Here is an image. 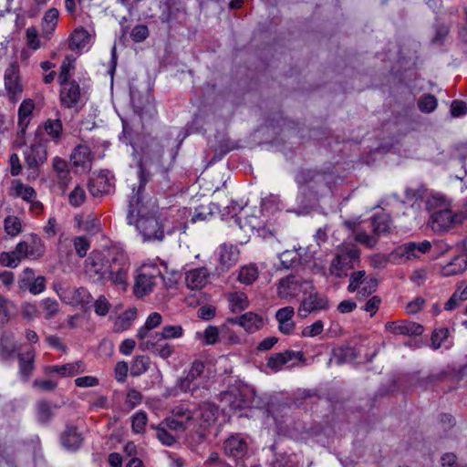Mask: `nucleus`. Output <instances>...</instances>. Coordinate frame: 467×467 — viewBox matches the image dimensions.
Listing matches in <instances>:
<instances>
[{"mask_svg":"<svg viewBox=\"0 0 467 467\" xmlns=\"http://www.w3.org/2000/svg\"><path fill=\"white\" fill-rule=\"evenodd\" d=\"M95 312L99 316H106L110 305L104 296H100L94 303Z\"/></svg>","mask_w":467,"mask_h":467,"instance_id":"e2e57ef3","label":"nucleus"},{"mask_svg":"<svg viewBox=\"0 0 467 467\" xmlns=\"http://www.w3.org/2000/svg\"><path fill=\"white\" fill-rule=\"evenodd\" d=\"M213 215L212 208L210 205H201L195 209L194 214L192 217V222L205 221Z\"/></svg>","mask_w":467,"mask_h":467,"instance_id":"864d4df0","label":"nucleus"},{"mask_svg":"<svg viewBox=\"0 0 467 467\" xmlns=\"http://www.w3.org/2000/svg\"><path fill=\"white\" fill-rule=\"evenodd\" d=\"M44 130L54 142L60 141L63 134V125L59 119H47L44 123Z\"/></svg>","mask_w":467,"mask_h":467,"instance_id":"c756f323","label":"nucleus"},{"mask_svg":"<svg viewBox=\"0 0 467 467\" xmlns=\"http://www.w3.org/2000/svg\"><path fill=\"white\" fill-rule=\"evenodd\" d=\"M327 176L325 172L314 170H302L296 174V180L302 191H305L306 188L318 190L326 185Z\"/></svg>","mask_w":467,"mask_h":467,"instance_id":"9d476101","label":"nucleus"},{"mask_svg":"<svg viewBox=\"0 0 467 467\" xmlns=\"http://www.w3.org/2000/svg\"><path fill=\"white\" fill-rule=\"evenodd\" d=\"M385 327L392 334L410 337L420 336L424 331L420 324L412 321L387 322Z\"/></svg>","mask_w":467,"mask_h":467,"instance_id":"4468645a","label":"nucleus"},{"mask_svg":"<svg viewBox=\"0 0 467 467\" xmlns=\"http://www.w3.org/2000/svg\"><path fill=\"white\" fill-rule=\"evenodd\" d=\"M227 322L243 327L247 332L254 333L263 326V319L257 314L247 312L239 317L228 318Z\"/></svg>","mask_w":467,"mask_h":467,"instance_id":"a211bd4d","label":"nucleus"},{"mask_svg":"<svg viewBox=\"0 0 467 467\" xmlns=\"http://www.w3.org/2000/svg\"><path fill=\"white\" fill-rule=\"evenodd\" d=\"M150 367V358L146 356H137L130 367V375L133 377L140 376L145 373Z\"/></svg>","mask_w":467,"mask_h":467,"instance_id":"58836bf2","label":"nucleus"},{"mask_svg":"<svg viewBox=\"0 0 467 467\" xmlns=\"http://www.w3.org/2000/svg\"><path fill=\"white\" fill-rule=\"evenodd\" d=\"M183 329L181 326H165L162 327L161 332L154 333V338L158 340H167L172 338H179L182 336Z\"/></svg>","mask_w":467,"mask_h":467,"instance_id":"c9c22d12","label":"nucleus"},{"mask_svg":"<svg viewBox=\"0 0 467 467\" xmlns=\"http://www.w3.org/2000/svg\"><path fill=\"white\" fill-rule=\"evenodd\" d=\"M381 303V299L378 296H374L368 300L362 309L366 312H368L370 316H374L379 310V305Z\"/></svg>","mask_w":467,"mask_h":467,"instance_id":"69168bd1","label":"nucleus"},{"mask_svg":"<svg viewBox=\"0 0 467 467\" xmlns=\"http://www.w3.org/2000/svg\"><path fill=\"white\" fill-rule=\"evenodd\" d=\"M161 316L157 312L151 313L143 327H141L137 334L138 338L142 342L143 340H147L150 338V331L157 327H159L161 323Z\"/></svg>","mask_w":467,"mask_h":467,"instance_id":"a878e982","label":"nucleus"},{"mask_svg":"<svg viewBox=\"0 0 467 467\" xmlns=\"http://www.w3.org/2000/svg\"><path fill=\"white\" fill-rule=\"evenodd\" d=\"M46 287V279L44 276L40 275L35 277L31 282L26 285L25 289L29 290V292L33 295L40 294L44 291Z\"/></svg>","mask_w":467,"mask_h":467,"instance_id":"3c124183","label":"nucleus"},{"mask_svg":"<svg viewBox=\"0 0 467 467\" xmlns=\"http://www.w3.org/2000/svg\"><path fill=\"white\" fill-rule=\"evenodd\" d=\"M358 358V353L354 348L346 346L333 349L332 358L329 359L328 365L335 360L337 365L349 363Z\"/></svg>","mask_w":467,"mask_h":467,"instance_id":"393cba45","label":"nucleus"},{"mask_svg":"<svg viewBox=\"0 0 467 467\" xmlns=\"http://www.w3.org/2000/svg\"><path fill=\"white\" fill-rule=\"evenodd\" d=\"M311 280L297 275H287L279 280L277 284V296L285 300L296 298L311 288Z\"/></svg>","mask_w":467,"mask_h":467,"instance_id":"423d86ee","label":"nucleus"},{"mask_svg":"<svg viewBox=\"0 0 467 467\" xmlns=\"http://www.w3.org/2000/svg\"><path fill=\"white\" fill-rule=\"evenodd\" d=\"M229 302L233 312H240L248 306L247 296L244 293L234 292L230 294Z\"/></svg>","mask_w":467,"mask_h":467,"instance_id":"4c0bfd02","label":"nucleus"},{"mask_svg":"<svg viewBox=\"0 0 467 467\" xmlns=\"http://www.w3.org/2000/svg\"><path fill=\"white\" fill-rule=\"evenodd\" d=\"M16 191L18 196H20L23 200L27 202H32V200H34L36 195L34 188L24 184L17 185Z\"/></svg>","mask_w":467,"mask_h":467,"instance_id":"4d7b16f0","label":"nucleus"},{"mask_svg":"<svg viewBox=\"0 0 467 467\" xmlns=\"http://www.w3.org/2000/svg\"><path fill=\"white\" fill-rule=\"evenodd\" d=\"M191 396L196 400L202 401H208L210 399V390L206 386L193 385L191 389Z\"/></svg>","mask_w":467,"mask_h":467,"instance_id":"5fc2aeb1","label":"nucleus"},{"mask_svg":"<svg viewBox=\"0 0 467 467\" xmlns=\"http://www.w3.org/2000/svg\"><path fill=\"white\" fill-rule=\"evenodd\" d=\"M148 36H149V29H148L147 26H145V25L136 26L130 33V36H131L132 40L136 43L142 42L143 40H145L148 37Z\"/></svg>","mask_w":467,"mask_h":467,"instance_id":"6e6d98bb","label":"nucleus"},{"mask_svg":"<svg viewBox=\"0 0 467 467\" xmlns=\"http://www.w3.org/2000/svg\"><path fill=\"white\" fill-rule=\"evenodd\" d=\"M140 348L142 350H150L163 359H167L174 354V347L171 344L154 338V335H150V338L140 342Z\"/></svg>","mask_w":467,"mask_h":467,"instance_id":"ddd939ff","label":"nucleus"},{"mask_svg":"<svg viewBox=\"0 0 467 467\" xmlns=\"http://www.w3.org/2000/svg\"><path fill=\"white\" fill-rule=\"evenodd\" d=\"M53 168L57 173L58 183L63 186H67L70 181L67 162L60 157H56L53 160Z\"/></svg>","mask_w":467,"mask_h":467,"instance_id":"7c9ffc66","label":"nucleus"},{"mask_svg":"<svg viewBox=\"0 0 467 467\" xmlns=\"http://www.w3.org/2000/svg\"><path fill=\"white\" fill-rule=\"evenodd\" d=\"M88 32L83 27L76 29L70 38L69 47L72 50L83 48L89 40Z\"/></svg>","mask_w":467,"mask_h":467,"instance_id":"72a5a7b5","label":"nucleus"},{"mask_svg":"<svg viewBox=\"0 0 467 467\" xmlns=\"http://www.w3.org/2000/svg\"><path fill=\"white\" fill-rule=\"evenodd\" d=\"M290 457L286 454H278L271 462V467H293Z\"/></svg>","mask_w":467,"mask_h":467,"instance_id":"774afa93","label":"nucleus"},{"mask_svg":"<svg viewBox=\"0 0 467 467\" xmlns=\"http://www.w3.org/2000/svg\"><path fill=\"white\" fill-rule=\"evenodd\" d=\"M208 270L204 267L192 269L186 273L185 283L188 288L197 290L202 288L207 284Z\"/></svg>","mask_w":467,"mask_h":467,"instance_id":"6ab92c4d","label":"nucleus"},{"mask_svg":"<svg viewBox=\"0 0 467 467\" xmlns=\"http://www.w3.org/2000/svg\"><path fill=\"white\" fill-rule=\"evenodd\" d=\"M359 250L354 247L339 251L330 263L329 274L336 278L348 276V271L359 264Z\"/></svg>","mask_w":467,"mask_h":467,"instance_id":"39448f33","label":"nucleus"},{"mask_svg":"<svg viewBox=\"0 0 467 467\" xmlns=\"http://www.w3.org/2000/svg\"><path fill=\"white\" fill-rule=\"evenodd\" d=\"M304 353L301 351L285 350L284 352L275 353L268 359L266 366L272 370L278 371L282 366L288 364L290 361L304 360Z\"/></svg>","mask_w":467,"mask_h":467,"instance_id":"2eb2a0df","label":"nucleus"},{"mask_svg":"<svg viewBox=\"0 0 467 467\" xmlns=\"http://www.w3.org/2000/svg\"><path fill=\"white\" fill-rule=\"evenodd\" d=\"M419 109L422 112L430 113L437 107V99L432 95H425L418 102Z\"/></svg>","mask_w":467,"mask_h":467,"instance_id":"09e8293b","label":"nucleus"},{"mask_svg":"<svg viewBox=\"0 0 467 467\" xmlns=\"http://www.w3.org/2000/svg\"><path fill=\"white\" fill-rule=\"evenodd\" d=\"M16 351V344L13 335L4 333L0 338V355L2 358L7 359L14 356Z\"/></svg>","mask_w":467,"mask_h":467,"instance_id":"cd10ccee","label":"nucleus"},{"mask_svg":"<svg viewBox=\"0 0 467 467\" xmlns=\"http://www.w3.org/2000/svg\"><path fill=\"white\" fill-rule=\"evenodd\" d=\"M449 335L450 331L446 327H440L434 329L431 337L432 348H440L441 344L448 338Z\"/></svg>","mask_w":467,"mask_h":467,"instance_id":"79ce46f5","label":"nucleus"},{"mask_svg":"<svg viewBox=\"0 0 467 467\" xmlns=\"http://www.w3.org/2000/svg\"><path fill=\"white\" fill-rule=\"evenodd\" d=\"M29 249L32 258L36 259L41 257L45 252V246L42 240L36 234L30 235Z\"/></svg>","mask_w":467,"mask_h":467,"instance_id":"37998d69","label":"nucleus"},{"mask_svg":"<svg viewBox=\"0 0 467 467\" xmlns=\"http://www.w3.org/2000/svg\"><path fill=\"white\" fill-rule=\"evenodd\" d=\"M110 185L103 175H98L88 182V190L92 196L99 197L109 192Z\"/></svg>","mask_w":467,"mask_h":467,"instance_id":"bb28decb","label":"nucleus"},{"mask_svg":"<svg viewBox=\"0 0 467 467\" xmlns=\"http://www.w3.org/2000/svg\"><path fill=\"white\" fill-rule=\"evenodd\" d=\"M160 173L163 180H168V168L161 162L160 152L152 156L144 155L139 163V183L132 188L129 200L127 219L129 223L137 217L136 227L144 241H162L164 228L162 223L155 215V204L150 203L144 194L145 185L150 179L151 173Z\"/></svg>","mask_w":467,"mask_h":467,"instance_id":"f257e3e1","label":"nucleus"},{"mask_svg":"<svg viewBox=\"0 0 467 467\" xmlns=\"http://www.w3.org/2000/svg\"><path fill=\"white\" fill-rule=\"evenodd\" d=\"M60 443L64 449L68 451H77L83 444L84 437L78 431V427L72 424H67L60 434Z\"/></svg>","mask_w":467,"mask_h":467,"instance_id":"f8f14e48","label":"nucleus"},{"mask_svg":"<svg viewBox=\"0 0 467 467\" xmlns=\"http://www.w3.org/2000/svg\"><path fill=\"white\" fill-rule=\"evenodd\" d=\"M70 159L74 166L87 169L92 160L91 151L88 147L78 145L74 149L70 155Z\"/></svg>","mask_w":467,"mask_h":467,"instance_id":"b1692460","label":"nucleus"},{"mask_svg":"<svg viewBox=\"0 0 467 467\" xmlns=\"http://www.w3.org/2000/svg\"><path fill=\"white\" fill-rule=\"evenodd\" d=\"M85 369V366L81 361H77L73 363H67L61 366H47L44 368L45 373H57L63 377L65 376H73L78 373L83 372Z\"/></svg>","mask_w":467,"mask_h":467,"instance_id":"4be33fe9","label":"nucleus"},{"mask_svg":"<svg viewBox=\"0 0 467 467\" xmlns=\"http://www.w3.org/2000/svg\"><path fill=\"white\" fill-rule=\"evenodd\" d=\"M5 87L12 100L16 101L20 98L23 85L19 75V66L16 62L11 63L5 69Z\"/></svg>","mask_w":467,"mask_h":467,"instance_id":"1a4fd4ad","label":"nucleus"},{"mask_svg":"<svg viewBox=\"0 0 467 467\" xmlns=\"http://www.w3.org/2000/svg\"><path fill=\"white\" fill-rule=\"evenodd\" d=\"M451 113L453 117H461L467 113V105L464 101L453 100L451 105Z\"/></svg>","mask_w":467,"mask_h":467,"instance_id":"338daca9","label":"nucleus"},{"mask_svg":"<svg viewBox=\"0 0 467 467\" xmlns=\"http://www.w3.org/2000/svg\"><path fill=\"white\" fill-rule=\"evenodd\" d=\"M36 353L33 349L18 354L19 373L24 380H27L35 368Z\"/></svg>","mask_w":467,"mask_h":467,"instance_id":"5701e85b","label":"nucleus"},{"mask_svg":"<svg viewBox=\"0 0 467 467\" xmlns=\"http://www.w3.org/2000/svg\"><path fill=\"white\" fill-rule=\"evenodd\" d=\"M204 368H205L204 362H202L201 360H195L192 364V367H191L189 372L187 373V376L195 381L198 378H200L202 375V373L204 371Z\"/></svg>","mask_w":467,"mask_h":467,"instance_id":"680f3d73","label":"nucleus"},{"mask_svg":"<svg viewBox=\"0 0 467 467\" xmlns=\"http://www.w3.org/2000/svg\"><path fill=\"white\" fill-rule=\"evenodd\" d=\"M224 451L225 453L233 458H242L247 449L245 441L239 436H231L224 441Z\"/></svg>","mask_w":467,"mask_h":467,"instance_id":"aec40b11","label":"nucleus"},{"mask_svg":"<svg viewBox=\"0 0 467 467\" xmlns=\"http://www.w3.org/2000/svg\"><path fill=\"white\" fill-rule=\"evenodd\" d=\"M303 296L297 310L301 318H306L310 313L325 310L328 306L327 298L318 294L313 283H311V288L307 289Z\"/></svg>","mask_w":467,"mask_h":467,"instance_id":"6e6552de","label":"nucleus"},{"mask_svg":"<svg viewBox=\"0 0 467 467\" xmlns=\"http://www.w3.org/2000/svg\"><path fill=\"white\" fill-rule=\"evenodd\" d=\"M26 39L27 45L34 50H36L40 47V42L38 40L37 30L35 27H28L26 29Z\"/></svg>","mask_w":467,"mask_h":467,"instance_id":"0e129e2a","label":"nucleus"},{"mask_svg":"<svg viewBox=\"0 0 467 467\" xmlns=\"http://www.w3.org/2000/svg\"><path fill=\"white\" fill-rule=\"evenodd\" d=\"M59 101L61 107L78 112L88 100V92L77 80L60 84Z\"/></svg>","mask_w":467,"mask_h":467,"instance_id":"20e7f679","label":"nucleus"},{"mask_svg":"<svg viewBox=\"0 0 467 467\" xmlns=\"http://www.w3.org/2000/svg\"><path fill=\"white\" fill-rule=\"evenodd\" d=\"M373 233L376 236L389 233L391 227V220L387 214H378L372 219Z\"/></svg>","mask_w":467,"mask_h":467,"instance_id":"473e14b6","label":"nucleus"},{"mask_svg":"<svg viewBox=\"0 0 467 467\" xmlns=\"http://www.w3.org/2000/svg\"><path fill=\"white\" fill-rule=\"evenodd\" d=\"M57 408V405H52L47 400H40L36 403V416L39 422L46 424L47 423L52 416V409Z\"/></svg>","mask_w":467,"mask_h":467,"instance_id":"f704fd0d","label":"nucleus"},{"mask_svg":"<svg viewBox=\"0 0 467 467\" xmlns=\"http://www.w3.org/2000/svg\"><path fill=\"white\" fill-rule=\"evenodd\" d=\"M129 269V260L122 253L92 252L85 260L86 275L92 282L100 285L110 282L125 289Z\"/></svg>","mask_w":467,"mask_h":467,"instance_id":"f03ea898","label":"nucleus"},{"mask_svg":"<svg viewBox=\"0 0 467 467\" xmlns=\"http://www.w3.org/2000/svg\"><path fill=\"white\" fill-rule=\"evenodd\" d=\"M147 424V415L144 411H138L132 416L131 428L136 433H143Z\"/></svg>","mask_w":467,"mask_h":467,"instance_id":"c03bdc74","label":"nucleus"},{"mask_svg":"<svg viewBox=\"0 0 467 467\" xmlns=\"http://www.w3.org/2000/svg\"><path fill=\"white\" fill-rule=\"evenodd\" d=\"M258 277V270L254 265L244 266L240 269L238 280L244 285L253 284Z\"/></svg>","mask_w":467,"mask_h":467,"instance_id":"ea45409f","label":"nucleus"},{"mask_svg":"<svg viewBox=\"0 0 467 467\" xmlns=\"http://www.w3.org/2000/svg\"><path fill=\"white\" fill-rule=\"evenodd\" d=\"M5 229L11 236H16L21 232V222L17 217L8 216L5 219Z\"/></svg>","mask_w":467,"mask_h":467,"instance_id":"de8ad7c7","label":"nucleus"},{"mask_svg":"<svg viewBox=\"0 0 467 467\" xmlns=\"http://www.w3.org/2000/svg\"><path fill=\"white\" fill-rule=\"evenodd\" d=\"M238 260V251L232 244H223L220 246L219 262L220 270L226 271L236 264Z\"/></svg>","mask_w":467,"mask_h":467,"instance_id":"412c9836","label":"nucleus"},{"mask_svg":"<svg viewBox=\"0 0 467 467\" xmlns=\"http://www.w3.org/2000/svg\"><path fill=\"white\" fill-rule=\"evenodd\" d=\"M467 269V258L462 256L455 257L451 263L442 268L444 276L456 275Z\"/></svg>","mask_w":467,"mask_h":467,"instance_id":"c85d7f7f","label":"nucleus"},{"mask_svg":"<svg viewBox=\"0 0 467 467\" xmlns=\"http://www.w3.org/2000/svg\"><path fill=\"white\" fill-rule=\"evenodd\" d=\"M86 201L85 190L80 186H76L75 189L69 193L68 202L74 207H78Z\"/></svg>","mask_w":467,"mask_h":467,"instance_id":"49530a36","label":"nucleus"},{"mask_svg":"<svg viewBox=\"0 0 467 467\" xmlns=\"http://www.w3.org/2000/svg\"><path fill=\"white\" fill-rule=\"evenodd\" d=\"M172 415L179 419L183 420L189 423L193 419V412L185 404H179L175 406L171 410Z\"/></svg>","mask_w":467,"mask_h":467,"instance_id":"a18cd8bd","label":"nucleus"},{"mask_svg":"<svg viewBox=\"0 0 467 467\" xmlns=\"http://www.w3.org/2000/svg\"><path fill=\"white\" fill-rule=\"evenodd\" d=\"M323 322L321 320H317L313 323L311 326L305 327L302 331V335L304 337H316L322 333L323 331Z\"/></svg>","mask_w":467,"mask_h":467,"instance_id":"052dcab7","label":"nucleus"},{"mask_svg":"<svg viewBox=\"0 0 467 467\" xmlns=\"http://www.w3.org/2000/svg\"><path fill=\"white\" fill-rule=\"evenodd\" d=\"M74 299L83 306H89L93 301L92 296L85 287H79L76 290Z\"/></svg>","mask_w":467,"mask_h":467,"instance_id":"603ef678","label":"nucleus"},{"mask_svg":"<svg viewBox=\"0 0 467 467\" xmlns=\"http://www.w3.org/2000/svg\"><path fill=\"white\" fill-rule=\"evenodd\" d=\"M204 345H214L219 340V329L217 327L209 326L202 334Z\"/></svg>","mask_w":467,"mask_h":467,"instance_id":"8fccbe9b","label":"nucleus"},{"mask_svg":"<svg viewBox=\"0 0 467 467\" xmlns=\"http://www.w3.org/2000/svg\"><path fill=\"white\" fill-rule=\"evenodd\" d=\"M426 208L431 213L429 225L436 233L448 232L462 223V215L453 213L443 197L431 196L426 202Z\"/></svg>","mask_w":467,"mask_h":467,"instance_id":"7ed1b4c3","label":"nucleus"},{"mask_svg":"<svg viewBox=\"0 0 467 467\" xmlns=\"http://www.w3.org/2000/svg\"><path fill=\"white\" fill-rule=\"evenodd\" d=\"M47 158L46 146L39 140L31 144L25 151V160L30 169H36L39 164L45 162Z\"/></svg>","mask_w":467,"mask_h":467,"instance_id":"dca6fc26","label":"nucleus"},{"mask_svg":"<svg viewBox=\"0 0 467 467\" xmlns=\"http://www.w3.org/2000/svg\"><path fill=\"white\" fill-rule=\"evenodd\" d=\"M356 241L364 244L365 246L368 247V248H373L377 243H378V238L377 236L374 234V235H368L367 233L365 232H359L356 234V237H355Z\"/></svg>","mask_w":467,"mask_h":467,"instance_id":"13d9d810","label":"nucleus"},{"mask_svg":"<svg viewBox=\"0 0 467 467\" xmlns=\"http://www.w3.org/2000/svg\"><path fill=\"white\" fill-rule=\"evenodd\" d=\"M75 58L72 56H67L60 66V72L58 74V83L64 84L70 82V71L74 69Z\"/></svg>","mask_w":467,"mask_h":467,"instance_id":"e433bc0d","label":"nucleus"},{"mask_svg":"<svg viewBox=\"0 0 467 467\" xmlns=\"http://www.w3.org/2000/svg\"><path fill=\"white\" fill-rule=\"evenodd\" d=\"M378 287V280L368 275L365 270L353 271L349 275V284L348 291L350 293H357L358 299H365L373 294Z\"/></svg>","mask_w":467,"mask_h":467,"instance_id":"0eeeda50","label":"nucleus"},{"mask_svg":"<svg viewBox=\"0 0 467 467\" xmlns=\"http://www.w3.org/2000/svg\"><path fill=\"white\" fill-rule=\"evenodd\" d=\"M201 418L203 422L210 425L216 420L217 407L210 401H202L198 404Z\"/></svg>","mask_w":467,"mask_h":467,"instance_id":"2f4dec72","label":"nucleus"},{"mask_svg":"<svg viewBox=\"0 0 467 467\" xmlns=\"http://www.w3.org/2000/svg\"><path fill=\"white\" fill-rule=\"evenodd\" d=\"M58 11L56 8H51L47 11L43 17V29L47 32L53 31L57 24Z\"/></svg>","mask_w":467,"mask_h":467,"instance_id":"a19ab883","label":"nucleus"},{"mask_svg":"<svg viewBox=\"0 0 467 467\" xmlns=\"http://www.w3.org/2000/svg\"><path fill=\"white\" fill-rule=\"evenodd\" d=\"M431 248V244L427 240L420 243L409 242L400 245L397 250V254L400 257H405L407 260H410L413 258H419L421 254L429 252Z\"/></svg>","mask_w":467,"mask_h":467,"instance_id":"f3484780","label":"nucleus"},{"mask_svg":"<svg viewBox=\"0 0 467 467\" xmlns=\"http://www.w3.org/2000/svg\"><path fill=\"white\" fill-rule=\"evenodd\" d=\"M20 260L14 254V252L6 253L3 252L0 254V263L4 266L7 267H16L19 264Z\"/></svg>","mask_w":467,"mask_h":467,"instance_id":"bf43d9fd","label":"nucleus"},{"mask_svg":"<svg viewBox=\"0 0 467 467\" xmlns=\"http://www.w3.org/2000/svg\"><path fill=\"white\" fill-rule=\"evenodd\" d=\"M159 278L158 271L155 269L143 268L138 275L134 286V292L139 296H144L150 294L153 286L156 285V280Z\"/></svg>","mask_w":467,"mask_h":467,"instance_id":"9b49d317","label":"nucleus"}]
</instances>
